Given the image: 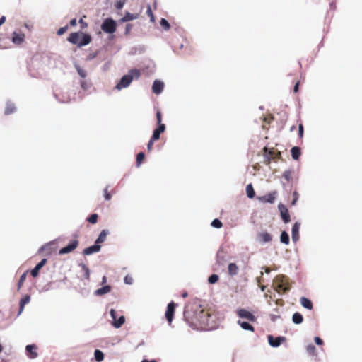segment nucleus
Instances as JSON below:
<instances>
[{"instance_id": "nucleus-22", "label": "nucleus", "mask_w": 362, "mask_h": 362, "mask_svg": "<svg viewBox=\"0 0 362 362\" xmlns=\"http://www.w3.org/2000/svg\"><path fill=\"white\" fill-rule=\"evenodd\" d=\"M30 300V296L28 295H25V296H23L21 300H20V303H19V305H20V308H19V312H18V315L21 314L23 309H24V306L25 305H26L27 303H29Z\"/></svg>"}, {"instance_id": "nucleus-41", "label": "nucleus", "mask_w": 362, "mask_h": 362, "mask_svg": "<svg viewBox=\"0 0 362 362\" xmlns=\"http://www.w3.org/2000/svg\"><path fill=\"white\" fill-rule=\"evenodd\" d=\"M156 120L158 126L159 125H165L162 123V114L160 110H157L156 112Z\"/></svg>"}, {"instance_id": "nucleus-39", "label": "nucleus", "mask_w": 362, "mask_h": 362, "mask_svg": "<svg viewBox=\"0 0 362 362\" xmlns=\"http://www.w3.org/2000/svg\"><path fill=\"white\" fill-rule=\"evenodd\" d=\"M81 267H82V268H83V269L84 271V278L86 279H90V270H89V269L85 264H82Z\"/></svg>"}, {"instance_id": "nucleus-44", "label": "nucleus", "mask_w": 362, "mask_h": 362, "mask_svg": "<svg viewBox=\"0 0 362 362\" xmlns=\"http://www.w3.org/2000/svg\"><path fill=\"white\" fill-rule=\"evenodd\" d=\"M298 198H299V194L296 191H294L293 193V200L291 202L292 206H294L296 204Z\"/></svg>"}, {"instance_id": "nucleus-46", "label": "nucleus", "mask_w": 362, "mask_h": 362, "mask_svg": "<svg viewBox=\"0 0 362 362\" xmlns=\"http://www.w3.org/2000/svg\"><path fill=\"white\" fill-rule=\"evenodd\" d=\"M146 13L150 17L151 21L152 22H153L154 21V16H153V11L151 10V8L150 5H148V7H147Z\"/></svg>"}, {"instance_id": "nucleus-47", "label": "nucleus", "mask_w": 362, "mask_h": 362, "mask_svg": "<svg viewBox=\"0 0 362 362\" xmlns=\"http://www.w3.org/2000/svg\"><path fill=\"white\" fill-rule=\"evenodd\" d=\"M76 70L81 77L85 78L86 76V71L84 69L77 66Z\"/></svg>"}, {"instance_id": "nucleus-34", "label": "nucleus", "mask_w": 362, "mask_h": 362, "mask_svg": "<svg viewBox=\"0 0 362 362\" xmlns=\"http://www.w3.org/2000/svg\"><path fill=\"white\" fill-rule=\"evenodd\" d=\"M307 352L309 355L317 356V353L315 346L313 344H309L306 348Z\"/></svg>"}, {"instance_id": "nucleus-61", "label": "nucleus", "mask_w": 362, "mask_h": 362, "mask_svg": "<svg viewBox=\"0 0 362 362\" xmlns=\"http://www.w3.org/2000/svg\"><path fill=\"white\" fill-rule=\"evenodd\" d=\"M5 21H6L5 16H2L0 18V26L5 22Z\"/></svg>"}, {"instance_id": "nucleus-38", "label": "nucleus", "mask_w": 362, "mask_h": 362, "mask_svg": "<svg viewBox=\"0 0 362 362\" xmlns=\"http://www.w3.org/2000/svg\"><path fill=\"white\" fill-rule=\"evenodd\" d=\"M211 226L216 228H221L223 226L222 222L219 219H214L211 223Z\"/></svg>"}, {"instance_id": "nucleus-12", "label": "nucleus", "mask_w": 362, "mask_h": 362, "mask_svg": "<svg viewBox=\"0 0 362 362\" xmlns=\"http://www.w3.org/2000/svg\"><path fill=\"white\" fill-rule=\"evenodd\" d=\"M286 341V337H274L272 335L268 336V341L270 346L273 347H278L281 345L282 342Z\"/></svg>"}, {"instance_id": "nucleus-55", "label": "nucleus", "mask_w": 362, "mask_h": 362, "mask_svg": "<svg viewBox=\"0 0 362 362\" xmlns=\"http://www.w3.org/2000/svg\"><path fill=\"white\" fill-rule=\"evenodd\" d=\"M110 315L113 321L117 320V312L114 309H111Z\"/></svg>"}, {"instance_id": "nucleus-25", "label": "nucleus", "mask_w": 362, "mask_h": 362, "mask_svg": "<svg viewBox=\"0 0 362 362\" xmlns=\"http://www.w3.org/2000/svg\"><path fill=\"white\" fill-rule=\"evenodd\" d=\"M291 152L293 159L296 160H298L301 155L300 148L298 146H294L291 148Z\"/></svg>"}, {"instance_id": "nucleus-28", "label": "nucleus", "mask_w": 362, "mask_h": 362, "mask_svg": "<svg viewBox=\"0 0 362 362\" xmlns=\"http://www.w3.org/2000/svg\"><path fill=\"white\" fill-rule=\"evenodd\" d=\"M292 320L295 324H300L303 320V315L299 313H295L293 315Z\"/></svg>"}, {"instance_id": "nucleus-8", "label": "nucleus", "mask_w": 362, "mask_h": 362, "mask_svg": "<svg viewBox=\"0 0 362 362\" xmlns=\"http://www.w3.org/2000/svg\"><path fill=\"white\" fill-rule=\"evenodd\" d=\"M277 196V192L276 191L269 192L264 196H260L257 197V199L262 203H270L273 204Z\"/></svg>"}, {"instance_id": "nucleus-23", "label": "nucleus", "mask_w": 362, "mask_h": 362, "mask_svg": "<svg viewBox=\"0 0 362 362\" xmlns=\"http://www.w3.org/2000/svg\"><path fill=\"white\" fill-rule=\"evenodd\" d=\"M228 274L230 276H233L238 273V267L235 263H230L228 267Z\"/></svg>"}, {"instance_id": "nucleus-43", "label": "nucleus", "mask_w": 362, "mask_h": 362, "mask_svg": "<svg viewBox=\"0 0 362 362\" xmlns=\"http://www.w3.org/2000/svg\"><path fill=\"white\" fill-rule=\"evenodd\" d=\"M160 25L165 30H168L170 28V23L165 18H162L160 21Z\"/></svg>"}, {"instance_id": "nucleus-36", "label": "nucleus", "mask_w": 362, "mask_h": 362, "mask_svg": "<svg viewBox=\"0 0 362 362\" xmlns=\"http://www.w3.org/2000/svg\"><path fill=\"white\" fill-rule=\"evenodd\" d=\"M145 158V155L143 152H140L136 156V165L139 166Z\"/></svg>"}, {"instance_id": "nucleus-7", "label": "nucleus", "mask_w": 362, "mask_h": 362, "mask_svg": "<svg viewBox=\"0 0 362 362\" xmlns=\"http://www.w3.org/2000/svg\"><path fill=\"white\" fill-rule=\"evenodd\" d=\"M78 246V240L76 239L71 240L70 243L64 247L59 250V254L64 255L69 253L74 250Z\"/></svg>"}, {"instance_id": "nucleus-31", "label": "nucleus", "mask_w": 362, "mask_h": 362, "mask_svg": "<svg viewBox=\"0 0 362 362\" xmlns=\"http://www.w3.org/2000/svg\"><path fill=\"white\" fill-rule=\"evenodd\" d=\"M124 322H125L124 316L122 315L119 317L118 320L112 322V325L115 328H119L124 323Z\"/></svg>"}, {"instance_id": "nucleus-35", "label": "nucleus", "mask_w": 362, "mask_h": 362, "mask_svg": "<svg viewBox=\"0 0 362 362\" xmlns=\"http://www.w3.org/2000/svg\"><path fill=\"white\" fill-rule=\"evenodd\" d=\"M280 240L282 243L288 245L289 243V235L286 231H283L280 236Z\"/></svg>"}, {"instance_id": "nucleus-59", "label": "nucleus", "mask_w": 362, "mask_h": 362, "mask_svg": "<svg viewBox=\"0 0 362 362\" xmlns=\"http://www.w3.org/2000/svg\"><path fill=\"white\" fill-rule=\"evenodd\" d=\"M76 18H74V19H71L69 22V25L72 27H74L76 25Z\"/></svg>"}, {"instance_id": "nucleus-45", "label": "nucleus", "mask_w": 362, "mask_h": 362, "mask_svg": "<svg viewBox=\"0 0 362 362\" xmlns=\"http://www.w3.org/2000/svg\"><path fill=\"white\" fill-rule=\"evenodd\" d=\"M291 175L292 173L290 170H286L283 174V177L285 180L289 182L291 179Z\"/></svg>"}, {"instance_id": "nucleus-1", "label": "nucleus", "mask_w": 362, "mask_h": 362, "mask_svg": "<svg viewBox=\"0 0 362 362\" xmlns=\"http://www.w3.org/2000/svg\"><path fill=\"white\" fill-rule=\"evenodd\" d=\"M200 327L205 329H214L217 326L216 315L209 310H201L196 315Z\"/></svg>"}, {"instance_id": "nucleus-11", "label": "nucleus", "mask_w": 362, "mask_h": 362, "mask_svg": "<svg viewBox=\"0 0 362 362\" xmlns=\"http://www.w3.org/2000/svg\"><path fill=\"white\" fill-rule=\"evenodd\" d=\"M279 209L281 214L282 220L285 223L290 222L291 217L288 209L282 204H279Z\"/></svg>"}, {"instance_id": "nucleus-58", "label": "nucleus", "mask_w": 362, "mask_h": 362, "mask_svg": "<svg viewBox=\"0 0 362 362\" xmlns=\"http://www.w3.org/2000/svg\"><path fill=\"white\" fill-rule=\"evenodd\" d=\"M315 342L317 345H322V344H323L322 340L319 337H315Z\"/></svg>"}, {"instance_id": "nucleus-5", "label": "nucleus", "mask_w": 362, "mask_h": 362, "mask_svg": "<svg viewBox=\"0 0 362 362\" xmlns=\"http://www.w3.org/2000/svg\"><path fill=\"white\" fill-rule=\"evenodd\" d=\"M264 163L266 165H269L273 161H276L281 158V153L274 148L264 147L263 148Z\"/></svg>"}, {"instance_id": "nucleus-24", "label": "nucleus", "mask_w": 362, "mask_h": 362, "mask_svg": "<svg viewBox=\"0 0 362 362\" xmlns=\"http://www.w3.org/2000/svg\"><path fill=\"white\" fill-rule=\"evenodd\" d=\"M300 302L304 308H305L308 310L313 309V303L308 298H307L305 297H301L300 299Z\"/></svg>"}, {"instance_id": "nucleus-60", "label": "nucleus", "mask_w": 362, "mask_h": 362, "mask_svg": "<svg viewBox=\"0 0 362 362\" xmlns=\"http://www.w3.org/2000/svg\"><path fill=\"white\" fill-rule=\"evenodd\" d=\"M298 86H299V83L297 82L296 83V85L294 86V88H293V90H294L295 93L298 91Z\"/></svg>"}, {"instance_id": "nucleus-57", "label": "nucleus", "mask_w": 362, "mask_h": 362, "mask_svg": "<svg viewBox=\"0 0 362 362\" xmlns=\"http://www.w3.org/2000/svg\"><path fill=\"white\" fill-rule=\"evenodd\" d=\"M79 23L81 24V27L82 29H84V28H87V26H88V23L86 22L83 21V20L82 18H81L79 20Z\"/></svg>"}, {"instance_id": "nucleus-51", "label": "nucleus", "mask_w": 362, "mask_h": 362, "mask_svg": "<svg viewBox=\"0 0 362 362\" xmlns=\"http://www.w3.org/2000/svg\"><path fill=\"white\" fill-rule=\"evenodd\" d=\"M133 25L132 24H127L125 27V35H127L129 34L131 30L132 29Z\"/></svg>"}, {"instance_id": "nucleus-40", "label": "nucleus", "mask_w": 362, "mask_h": 362, "mask_svg": "<svg viewBox=\"0 0 362 362\" xmlns=\"http://www.w3.org/2000/svg\"><path fill=\"white\" fill-rule=\"evenodd\" d=\"M219 279V277L217 274H212L209 277V282L210 284H215L216 283Z\"/></svg>"}, {"instance_id": "nucleus-63", "label": "nucleus", "mask_w": 362, "mask_h": 362, "mask_svg": "<svg viewBox=\"0 0 362 362\" xmlns=\"http://www.w3.org/2000/svg\"><path fill=\"white\" fill-rule=\"evenodd\" d=\"M296 129V126L295 125H293L291 129H290V131L292 132L293 131L294 129Z\"/></svg>"}, {"instance_id": "nucleus-54", "label": "nucleus", "mask_w": 362, "mask_h": 362, "mask_svg": "<svg viewBox=\"0 0 362 362\" xmlns=\"http://www.w3.org/2000/svg\"><path fill=\"white\" fill-rule=\"evenodd\" d=\"M124 282L127 284H132V282H133V279L131 276H126L124 277Z\"/></svg>"}, {"instance_id": "nucleus-29", "label": "nucleus", "mask_w": 362, "mask_h": 362, "mask_svg": "<svg viewBox=\"0 0 362 362\" xmlns=\"http://www.w3.org/2000/svg\"><path fill=\"white\" fill-rule=\"evenodd\" d=\"M238 323L240 325V327L243 329H244L245 330H249V331H252V332H254V330H255L253 326H252L250 323H248L247 322L238 321Z\"/></svg>"}, {"instance_id": "nucleus-10", "label": "nucleus", "mask_w": 362, "mask_h": 362, "mask_svg": "<svg viewBox=\"0 0 362 362\" xmlns=\"http://www.w3.org/2000/svg\"><path fill=\"white\" fill-rule=\"evenodd\" d=\"M237 314L241 318L247 319L251 322L256 321L255 316L252 313H251L250 311H248L245 309L241 308V309L238 310Z\"/></svg>"}, {"instance_id": "nucleus-42", "label": "nucleus", "mask_w": 362, "mask_h": 362, "mask_svg": "<svg viewBox=\"0 0 362 362\" xmlns=\"http://www.w3.org/2000/svg\"><path fill=\"white\" fill-rule=\"evenodd\" d=\"M104 197H105V199L107 201L110 200L112 198V193L109 192L108 187H107L104 189Z\"/></svg>"}, {"instance_id": "nucleus-27", "label": "nucleus", "mask_w": 362, "mask_h": 362, "mask_svg": "<svg viewBox=\"0 0 362 362\" xmlns=\"http://www.w3.org/2000/svg\"><path fill=\"white\" fill-rule=\"evenodd\" d=\"M107 233H108V232L106 230H103L100 232L98 238L95 240V243L98 245L103 243L105 240Z\"/></svg>"}, {"instance_id": "nucleus-62", "label": "nucleus", "mask_w": 362, "mask_h": 362, "mask_svg": "<svg viewBox=\"0 0 362 362\" xmlns=\"http://www.w3.org/2000/svg\"><path fill=\"white\" fill-rule=\"evenodd\" d=\"M141 362H156V361L155 360L148 361L146 359H144Z\"/></svg>"}, {"instance_id": "nucleus-49", "label": "nucleus", "mask_w": 362, "mask_h": 362, "mask_svg": "<svg viewBox=\"0 0 362 362\" xmlns=\"http://www.w3.org/2000/svg\"><path fill=\"white\" fill-rule=\"evenodd\" d=\"M67 30H68V25H66V26H64V27H62V28H60L57 30V35H63V34H64V33Z\"/></svg>"}, {"instance_id": "nucleus-9", "label": "nucleus", "mask_w": 362, "mask_h": 362, "mask_svg": "<svg viewBox=\"0 0 362 362\" xmlns=\"http://www.w3.org/2000/svg\"><path fill=\"white\" fill-rule=\"evenodd\" d=\"M175 306L176 305L175 304L174 302L169 303L167 306V310L165 315L169 325H170L173 321Z\"/></svg>"}, {"instance_id": "nucleus-2", "label": "nucleus", "mask_w": 362, "mask_h": 362, "mask_svg": "<svg viewBox=\"0 0 362 362\" xmlns=\"http://www.w3.org/2000/svg\"><path fill=\"white\" fill-rule=\"evenodd\" d=\"M67 40L78 47H82L88 45L91 42V36L81 32H74L69 35Z\"/></svg>"}, {"instance_id": "nucleus-14", "label": "nucleus", "mask_w": 362, "mask_h": 362, "mask_svg": "<svg viewBox=\"0 0 362 362\" xmlns=\"http://www.w3.org/2000/svg\"><path fill=\"white\" fill-rule=\"evenodd\" d=\"M257 239L261 243H269L272 240V235L268 232H262L257 234Z\"/></svg>"}, {"instance_id": "nucleus-15", "label": "nucleus", "mask_w": 362, "mask_h": 362, "mask_svg": "<svg viewBox=\"0 0 362 362\" xmlns=\"http://www.w3.org/2000/svg\"><path fill=\"white\" fill-rule=\"evenodd\" d=\"M25 40V35L21 32H13L12 34V42L17 45H20Z\"/></svg>"}, {"instance_id": "nucleus-18", "label": "nucleus", "mask_w": 362, "mask_h": 362, "mask_svg": "<svg viewBox=\"0 0 362 362\" xmlns=\"http://www.w3.org/2000/svg\"><path fill=\"white\" fill-rule=\"evenodd\" d=\"M164 84L163 82L156 80L152 86V91L156 94H160L163 90Z\"/></svg>"}, {"instance_id": "nucleus-4", "label": "nucleus", "mask_w": 362, "mask_h": 362, "mask_svg": "<svg viewBox=\"0 0 362 362\" xmlns=\"http://www.w3.org/2000/svg\"><path fill=\"white\" fill-rule=\"evenodd\" d=\"M140 76V71L138 69H132L129 74L124 75L117 84L116 88L121 90L122 88H127L132 81L133 78H138Z\"/></svg>"}, {"instance_id": "nucleus-32", "label": "nucleus", "mask_w": 362, "mask_h": 362, "mask_svg": "<svg viewBox=\"0 0 362 362\" xmlns=\"http://www.w3.org/2000/svg\"><path fill=\"white\" fill-rule=\"evenodd\" d=\"M246 193L249 198L252 199L255 197V192L252 184H249L246 187Z\"/></svg>"}, {"instance_id": "nucleus-13", "label": "nucleus", "mask_w": 362, "mask_h": 362, "mask_svg": "<svg viewBox=\"0 0 362 362\" xmlns=\"http://www.w3.org/2000/svg\"><path fill=\"white\" fill-rule=\"evenodd\" d=\"M37 346L35 344H29L25 347V351L28 358L34 359L37 357L38 354L36 351Z\"/></svg>"}, {"instance_id": "nucleus-52", "label": "nucleus", "mask_w": 362, "mask_h": 362, "mask_svg": "<svg viewBox=\"0 0 362 362\" xmlns=\"http://www.w3.org/2000/svg\"><path fill=\"white\" fill-rule=\"evenodd\" d=\"M124 1H117L116 4H115V8L117 9V10H120L123 8L124 6Z\"/></svg>"}, {"instance_id": "nucleus-30", "label": "nucleus", "mask_w": 362, "mask_h": 362, "mask_svg": "<svg viewBox=\"0 0 362 362\" xmlns=\"http://www.w3.org/2000/svg\"><path fill=\"white\" fill-rule=\"evenodd\" d=\"M94 356H95V359L97 362H101L102 361H103L104 359V354L103 353L99 350V349H95V351H94Z\"/></svg>"}, {"instance_id": "nucleus-3", "label": "nucleus", "mask_w": 362, "mask_h": 362, "mask_svg": "<svg viewBox=\"0 0 362 362\" xmlns=\"http://www.w3.org/2000/svg\"><path fill=\"white\" fill-rule=\"evenodd\" d=\"M274 286L275 290L279 293H286L291 288L289 279L284 275H278L274 279Z\"/></svg>"}, {"instance_id": "nucleus-21", "label": "nucleus", "mask_w": 362, "mask_h": 362, "mask_svg": "<svg viewBox=\"0 0 362 362\" xmlns=\"http://www.w3.org/2000/svg\"><path fill=\"white\" fill-rule=\"evenodd\" d=\"M139 18L138 13H131L129 12H126L124 17L121 18L120 21L122 22H127L129 21H132Z\"/></svg>"}, {"instance_id": "nucleus-48", "label": "nucleus", "mask_w": 362, "mask_h": 362, "mask_svg": "<svg viewBox=\"0 0 362 362\" xmlns=\"http://www.w3.org/2000/svg\"><path fill=\"white\" fill-rule=\"evenodd\" d=\"M15 110V107L13 105L8 106L5 110L6 115H10L13 113Z\"/></svg>"}, {"instance_id": "nucleus-64", "label": "nucleus", "mask_w": 362, "mask_h": 362, "mask_svg": "<svg viewBox=\"0 0 362 362\" xmlns=\"http://www.w3.org/2000/svg\"><path fill=\"white\" fill-rule=\"evenodd\" d=\"M264 271H265L266 273H269L270 272V269L269 268H267V267L264 269Z\"/></svg>"}, {"instance_id": "nucleus-19", "label": "nucleus", "mask_w": 362, "mask_h": 362, "mask_svg": "<svg viewBox=\"0 0 362 362\" xmlns=\"http://www.w3.org/2000/svg\"><path fill=\"white\" fill-rule=\"evenodd\" d=\"M299 229L300 223H295L292 227V240L293 242H296L299 239Z\"/></svg>"}, {"instance_id": "nucleus-16", "label": "nucleus", "mask_w": 362, "mask_h": 362, "mask_svg": "<svg viewBox=\"0 0 362 362\" xmlns=\"http://www.w3.org/2000/svg\"><path fill=\"white\" fill-rule=\"evenodd\" d=\"M100 247H101L100 245H98L95 243V245H93L92 246L85 248L83 251V254L84 255H90L93 253L99 252L100 250Z\"/></svg>"}, {"instance_id": "nucleus-6", "label": "nucleus", "mask_w": 362, "mask_h": 362, "mask_svg": "<svg viewBox=\"0 0 362 362\" xmlns=\"http://www.w3.org/2000/svg\"><path fill=\"white\" fill-rule=\"evenodd\" d=\"M101 29L106 33L112 34L116 31L117 23L115 21L110 18H106L101 25Z\"/></svg>"}, {"instance_id": "nucleus-53", "label": "nucleus", "mask_w": 362, "mask_h": 362, "mask_svg": "<svg viewBox=\"0 0 362 362\" xmlns=\"http://www.w3.org/2000/svg\"><path fill=\"white\" fill-rule=\"evenodd\" d=\"M303 125L300 124L298 126V135L300 138H302L303 136Z\"/></svg>"}, {"instance_id": "nucleus-17", "label": "nucleus", "mask_w": 362, "mask_h": 362, "mask_svg": "<svg viewBox=\"0 0 362 362\" xmlns=\"http://www.w3.org/2000/svg\"><path fill=\"white\" fill-rule=\"evenodd\" d=\"M165 130V125H159L156 129H154L151 139L153 141H157L160 139V134L164 132Z\"/></svg>"}, {"instance_id": "nucleus-20", "label": "nucleus", "mask_w": 362, "mask_h": 362, "mask_svg": "<svg viewBox=\"0 0 362 362\" xmlns=\"http://www.w3.org/2000/svg\"><path fill=\"white\" fill-rule=\"evenodd\" d=\"M47 259H42L35 267L34 269L31 270V275L33 277H36L38 275L40 269L46 264Z\"/></svg>"}, {"instance_id": "nucleus-56", "label": "nucleus", "mask_w": 362, "mask_h": 362, "mask_svg": "<svg viewBox=\"0 0 362 362\" xmlns=\"http://www.w3.org/2000/svg\"><path fill=\"white\" fill-rule=\"evenodd\" d=\"M156 141H153V139L151 138L150 141H148V145H147V148H148V151H151L152 149V147H153V143L155 142Z\"/></svg>"}, {"instance_id": "nucleus-26", "label": "nucleus", "mask_w": 362, "mask_h": 362, "mask_svg": "<svg viewBox=\"0 0 362 362\" xmlns=\"http://www.w3.org/2000/svg\"><path fill=\"white\" fill-rule=\"evenodd\" d=\"M111 291V287L110 286H105L99 289H97L95 291V294L97 296H102L109 293Z\"/></svg>"}, {"instance_id": "nucleus-50", "label": "nucleus", "mask_w": 362, "mask_h": 362, "mask_svg": "<svg viewBox=\"0 0 362 362\" xmlns=\"http://www.w3.org/2000/svg\"><path fill=\"white\" fill-rule=\"evenodd\" d=\"M54 95H55V97H56L58 100H59L60 101H62V102H63V103H67V102H69V101L70 100V98H69V96H67L66 98L61 99V98H59V93H57V92L54 93Z\"/></svg>"}, {"instance_id": "nucleus-33", "label": "nucleus", "mask_w": 362, "mask_h": 362, "mask_svg": "<svg viewBox=\"0 0 362 362\" xmlns=\"http://www.w3.org/2000/svg\"><path fill=\"white\" fill-rule=\"evenodd\" d=\"M28 275V271L24 272L20 277L19 281L18 282V291H20L22 288L25 281L26 280Z\"/></svg>"}, {"instance_id": "nucleus-37", "label": "nucleus", "mask_w": 362, "mask_h": 362, "mask_svg": "<svg viewBox=\"0 0 362 362\" xmlns=\"http://www.w3.org/2000/svg\"><path fill=\"white\" fill-rule=\"evenodd\" d=\"M98 216L97 214H91L88 218L87 221L92 224H95L98 221Z\"/></svg>"}]
</instances>
